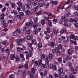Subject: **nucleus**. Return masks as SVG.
Returning <instances> with one entry per match:
<instances>
[{
    "label": "nucleus",
    "mask_w": 78,
    "mask_h": 78,
    "mask_svg": "<svg viewBox=\"0 0 78 78\" xmlns=\"http://www.w3.org/2000/svg\"><path fill=\"white\" fill-rule=\"evenodd\" d=\"M70 37L72 39H75V40H78V38L77 36H74L73 34H71L70 35Z\"/></svg>",
    "instance_id": "20e7f679"
},
{
    "label": "nucleus",
    "mask_w": 78,
    "mask_h": 78,
    "mask_svg": "<svg viewBox=\"0 0 78 78\" xmlns=\"http://www.w3.org/2000/svg\"><path fill=\"white\" fill-rule=\"evenodd\" d=\"M25 13L27 15H31V12L29 10H27L25 12Z\"/></svg>",
    "instance_id": "4468645a"
},
{
    "label": "nucleus",
    "mask_w": 78,
    "mask_h": 78,
    "mask_svg": "<svg viewBox=\"0 0 78 78\" xmlns=\"http://www.w3.org/2000/svg\"><path fill=\"white\" fill-rule=\"evenodd\" d=\"M71 58V57H70V55H67L66 56V58L70 59Z\"/></svg>",
    "instance_id": "774afa93"
},
{
    "label": "nucleus",
    "mask_w": 78,
    "mask_h": 78,
    "mask_svg": "<svg viewBox=\"0 0 78 78\" xmlns=\"http://www.w3.org/2000/svg\"><path fill=\"white\" fill-rule=\"evenodd\" d=\"M76 72H77V70L75 69H74L73 71V74H76Z\"/></svg>",
    "instance_id": "c85d7f7f"
},
{
    "label": "nucleus",
    "mask_w": 78,
    "mask_h": 78,
    "mask_svg": "<svg viewBox=\"0 0 78 78\" xmlns=\"http://www.w3.org/2000/svg\"><path fill=\"white\" fill-rule=\"evenodd\" d=\"M41 58L42 59H44L45 58V55L44 54H43L41 55Z\"/></svg>",
    "instance_id": "e2e57ef3"
},
{
    "label": "nucleus",
    "mask_w": 78,
    "mask_h": 78,
    "mask_svg": "<svg viewBox=\"0 0 78 78\" xmlns=\"http://www.w3.org/2000/svg\"><path fill=\"white\" fill-rule=\"evenodd\" d=\"M24 67L26 69H28V63H27L25 64Z\"/></svg>",
    "instance_id": "13d9d810"
},
{
    "label": "nucleus",
    "mask_w": 78,
    "mask_h": 78,
    "mask_svg": "<svg viewBox=\"0 0 78 78\" xmlns=\"http://www.w3.org/2000/svg\"><path fill=\"white\" fill-rule=\"evenodd\" d=\"M28 49L30 52H32L33 51V48L32 47H29Z\"/></svg>",
    "instance_id": "dca6fc26"
},
{
    "label": "nucleus",
    "mask_w": 78,
    "mask_h": 78,
    "mask_svg": "<svg viewBox=\"0 0 78 78\" xmlns=\"http://www.w3.org/2000/svg\"><path fill=\"white\" fill-rule=\"evenodd\" d=\"M50 3L52 5H56L58 4V2L56 1H51Z\"/></svg>",
    "instance_id": "0eeeda50"
},
{
    "label": "nucleus",
    "mask_w": 78,
    "mask_h": 78,
    "mask_svg": "<svg viewBox=\"0 0 78 78\" xmlns=\"http://www.w3.org/2000/svg\"><path fill=\"white\" fill-rule=\"evenodd\" d=\"M10 78H14V75H13L12 74H11V75L9 76Z\"/></svg>",
    "instance_id": "052dcab7"
},
{
    "label": "nucleus",
    "mask_w": 78,
    "mask_h": 78,
    "mask_svg": "<svg viewBox=\"0 0 78 78\" xmlns=\"http://www.w3.org/2000/svg\"><path fill=\"white\" fill-rule=\"evenodd\" d=\"M16 61H19L20 60V58L17 56L16 57Z\"/></svg>",
    "instance_id": "680f3d73"
},
{
    "label": "nucleus",
    "mask_w": 78,
    "mask_h": 78,
    "mask_svg": "<svg viewBox=\"0 0 78 78\" xmlns=\"http://www.w3.org/2000/svg\"><path fill=\"white\" fill-rule=\"evenodd\" d=\"M46 30H47V32H48V33H50V31L51 30H50V29H49V27H47V28H46Z\"/></svg>",
    "instance_id": "a19ab883"
},
{
    "label": "nucleus",
    "mask_w": 78,
    "mask_h": 78,
    "mask_svg": "<svg viewBox=\"0 0 78 78\" xmlns=\"http://www.w3.org/2000/svg\"><path fill=\"white\" fill-rule=\"evenodd\" d=\"M31 72H32L33 73H35V70L33 68H32L30 71Z\"/></svg>",
    "instance_id": "2f4dec72"
},
{
    "label": "nucleus",
    "mask_w": 78,
    "mask_h": 78,
    "mask_svg": "<svg viewBox=\"0 0 78 78\" xmlns=\"http://www.w3.org/2000/svg\"><path fill=\"white\" fill-rule=\"evenodd\" d=\"M21 74L23 76H24V74L25 73V72L24 69H22L21 72Z\"/></svg>",
    "instance_id": "bb28decb"
},
{
    "label": "nucleus",
    "mask_w": 78,
    "mask_h": 78,
    "mask_svg": "<svg viewBox=\"0 0 78 78\" xmlns=\"http://www.w3.org/2000/svg\"><path fill=\"white\" fill-rule=\"evenodd\" d=\"M1 51L3 53H8L9 52V49H8L7 47H5V48H3L1 50Z\"/></svg>",
    "instance_id": "f03ea898"
},
{
    "label": "nucleus",
    "mask_w": 78,
    "mask_h": 78,
    "mask_svg": "<svg viewBox=\"0 0 78 78\" xmlns=\"http://www.w3.org/2000/svg\"><path fill=\"white\" fill-rule=\"evenodd\" d=\"M68 20H69V22H73L72 19L70 18H68Z\"/></svg>",
    "instance_id": "4d7b16f0"
},
{
    "label": "nucleus",
    "mask_w": 78,
    "mask_h": 78,
    "mask_svg": "<svg viewBox=\"0 0 78 78\" xmlns=\"http://www.w3.org/2000/svg\"><path fill=\"white\" fill-rule=\"evenodd\" d=\"M58 48L59 50H62V46L61 44H59L58 45Z\"/></svg>",
    "instance_id": "2eb2a0df"
},
{
    "label": "nucleus",
    "mask_w": 78,
    "mask_h": 78,
    "mask_svg": "<svg viewBox=\"0 0 78 78\" xmlns=\"http://www.w3.org/2000/svg\"><path fill=\"white\" fill-rule=\"evenodd\" d=\"M49 38H50V35H49V34L47 35L45 37V39H46L48 40L49 39Z\"/></svg>",
    "instance_id": "49530a36"
},
{
    "label": "nucleus",
    "mask_w": 78,
    "mask_h": 78,
    "mask_svg": "<svg viewBox=\"0 0 78 78\" xmlns=\"http://www.w3.org/2000/svg\"><path fill=\"white\" fill-rule=\"evenodd\" d=\"M16 33H18L19 34H21V30L19 29H16Z\"/></svg>",
    "instance_id": "aec40b11"
},
{
    "label": "nucleus",
    "mask_w": 78,
    "mask_h": 78,
    "mask_svg": "<svg viewBox=\"0 0 78 78\" xmlns=\"http://www.w3.org/2000/svg\"><path fill=\"white\" fill-rule=\"evenodd\" d=\"M26 39L27 40H32L33 39V36L30 35L26 37Z\"/></svg>",
    "instance_id": "39448f33"
},
{
    "label": "nucleus",
    "mask_w": 78,
    "mask_h": 78,
    "mask_svg": "<svg viewBox=\"0 0 78 78\" xmlns=\"http://www.w3.org/2000/svg\"><path fill=\"white\" fill-rule=\"evenodd\" d=\"M75 27H76V28H78V23H76L74 24Z\"/></svg>",
    "instance_id": "bf43d9fd"
},
{
    "label": "nucleus",
    "mask_w": 78,
    "mask_h": 78,
    "mask_svg": "<svg viewBox=\"0 0 78 78\" xmlns=\"http://www.w3.org/2000/svg\"><path fill=\"white\" fill-rule=\"evenodd\" d=\"M28 55L30 57H31L32 55V52H29Z\"/></svg>",
    "instance_id": "5fc2aeb1"
},
{
    "label": "nucleus",
    "mask_w": 78,
    "mask_h": 78,
    "mask_svg": "<svg viewBox=\"0 0 78 78\" xmlns=\"http://www.w3.org/2000/svg\"><path fill=\"white\" fill-rule=\"evenodd\" d=\"M48 22L49 26H50V27H52V23H51V21L50 20H48Z\"/></svg>",
    "instance_id": "393cba45"
},
{
    "label": "nucleus",
    "mask_w": 78,
    "mask_h": 78,
    "mask_svg": "<svg viewBox=\"0 0 78 78\" xmlns=\"http://www.w3.org/2000/svg\"><path fill=\"white\" fill-rule=\"evenodd\" d=\"M52 69H53L54 70H56V67L55 65H53Z\"/></svg>",
    "instance_id": "4c0bfd02"
},
{
    "label": "nucleus",
    "mask_w": 78,
    "mask_h": 78,
    "mask_svg": "<svg viewBox=\"0 0 78 78\" xmlns=\"http://www.w3.org/2000/svg\"><path fill=\"white\" fill-rule=\"evenodd\" d=\"M33 5V6H36L37 5V2H34L32 3Z\"/></svg>",
    "instance_id": "de8ad7c7"
},
{
    "label": "nucleus",
    "mask_w": 78,
    "mask_h": 78,
    "mask_svg": "<svg viewBox=\"0 0 78 78\" xmlns=\"http://www.w3.org/2000/svg\"><path fill=\"white\" fill-rule=\"evenodd\" d=\"M5 21L4 18H0V23H3Z\"/></svg>",
    "instance_id": "f3484780"
},
{
    "label": "nucleus",
    "mask_w": 78,
    "mask_h": 78,
    "mask_svg": "<svg viewBox=\"0 0 78 78\" xmlns=\"http://www.w3.org/2000/svg\"><path fill=\"white\" fill-rule=\"evenodd\" d=\"M54 33L55 34H57L58 33V30L57 29H55L54 30Z\"/></svg>",
    "instance_id": "69168bd1"
},
{
    "label": "nucleus",
    "mask_w": 78,
    "mask_h": 78,
    "mask_svg": "<svg viewBox=\"0 0 78 78\" xmlns=\"http://www.w3.org/2000/svg\"><path fill=\"white\" fill-rule=\"evenodd\" d=\"M38 9H39V7L36 6L34 8V12L37 11Z\"/></svg>",
    "instance_id": "f8f14e48"
},
{
    "label": "nucleus",
    "mask_w": 78,
    "mask_h": 78,
    "mask_svg": "<svg viewBox=\"0 0 78 78\" xmlns=\"http://www.w3.org/2000/svg\"><path fill=\"white\" fill-rule=\"evenodd\" d=\"M57 54L58 56H59L61 54L60 51H57Z\"/></svg>",
    "instance_id": "0e129e2a"
},
{
    "label": "nucleus",
    "mask_w": 78,
    "mask_h": 78,
    "mask_svg": "<svg viewBox=\"0 0 78 78\" xmlns=\"http://www.w3.org/2000/svg\"><path fill=\"white\" fill-rule=\"evenodd\" d=\"M41 23L42 25H44L45 23V21L43 20H41Z\"/></svg>",
    "instance_id": "3c124183"
},
{
    "label": "nucleus",
    "mask_w": 78,
    "mask_h": 78,
    "mask_svg": "<svg viewBox=\"0 0 78 78\" xmlns=\"http://www.w3.org/2000/svg\"><path fill=\"white\" fill-rule=\"evenodd\" d=\"M20 58H23V54H20Z\"/></svg>",
    "instance_id": "338daca9"
},
{
    "label": "nucleus",
    "mask_w": 78,
    "mask_h": 78,
    "mask_svg": "<svg viewBox=\"0 0 78 78\" xmlns=\"http://www.w3.org/2000/svg\"><path fill=\"white\" fill-rule=\"evenodd\" d=\"M47 67H49L50 69H52V68H53V65L52 64H50L48 65V64H46Z\"/></svg>",
    "instance_id": "ddd939ff"
},
{
    "label": "nucleus",
    "mask_w": 78,
    "mask_h": 78,
    "mask_svg": "<svg viewBox=\"0 0 78 78\" xmlns=\"http://www.w3.org/2000/svg\"><path fill=\"white\" fill-rule=\"evenodd\" d=\"M32 44H37L36 43V41L35 40H34L32 41Z\"/></svg>",
    "instance_id": "603ef678"
},
{
    "label": "nucleus",
    "mask_w": 78,
    "mask_h": 78,
    "mask_svg": "<svg viewBox=\"0 0 78 78\" xmlns=\"http://www.w3.org/2000/svg\"><path fill=\"white\" fill-rule=\"evenodd\" d=\"M24 41L25 40L23 38H21L20 39H18L16 40V42L17 43V44L20 46L22 45V44L21 43H22V42H24Z\"/></svg>",
    "instance_id": "f257e3e1"
},
{
    "label": "nucleus",
    "mask_w": 78,
    "mask_h": 78,
    "mask_svg": "<svg viewBox=\"0 0 78 78\" xmlns=\"http://www.w3.org/2000/svg\"><path fill=\"white\" fill-rule=\"evenodd\" d=\"M38 47L39 48H41L42 47V43H39L38 44Z\"/></svg>",
    "instance_id": "7c9ffc66"
},
{
    "label": "nucleus",
    "mask_w": 78,
    "mask_h": 78,
    "mask_svg": "<svg viewBox=\"0 0 78 78\" xmlns=\"http://www.w3.org/2000/svg\"><path fill=\"white\" fill-rule=\"evenodd\" d=\"M41 14H42V12L40 11L37 12V16H39V15H41Z\"/></svg>",
    "instance_id": "a18cd8bd"
},
{
    "label": "nucleus",
    "mask_w": 78,
    "mask_h": 78,
    "mask_svg": "<svg viewBox=\"0 0 78 78\" xmlns=\"http://www.w3.org/2000/svg\"><path fill=\"white\" fill-rule=\"evenodd\" d=\"M75 76L72 74L69 75V78H75Z\"/></svg>",
    "instance_id": "c03bdc74"
},
{
    "label": "nucleus",
    "mask_w": 78,
    "mask_h": 78,
    "mask_svg": "<svg viewBox=\"0 0 78 78\" xmlns=\"http://www.w3.org/2000/svg\"><path fill=\"white\" fill-rule=\"evenodd\" d=\"M45 61L47 64H48L49 63V60H48V58L47 57L45 59Z\"/></svg>",
    "instance_id": "6ab92c4d"
},
{
    "label": "nucleus",
    "mask_w": 78,
    "mask_h": 78,
    "mask_svg": "<svg viewBox=\"0 0 78 78\" xmlns=\"http://www.w3.org/2000/svg\"><path fill=\"white\" fill-rule=\"evenodd\" d=\"M43 17H44V19L46 21H47L49 19V17H46L45 16H43Z\"/></svg>",
    "instance_id": "412c9836"
},
{
    "label": "nucleus",
    "mask_w": 78,
    "mask_h": 78,
    "mask_svg": "<svg viewBox=\"0 0 78 78\" xmlns=\"http://www.w3.org/2000/svg\"><path fill=\"white\" fill-rule=\"evenodd\" d=\"M58 72L60 74L63 73V75H65V73H63V69L62 68H59L58 69Z\"/></svg>",
    "instance_id": "423d86ee"
},
{
    "label": "nucleus",
    "mask_w": 78,
    "mask_h": 78,
    "mask_svg": "<svg viewBox=\"0 0 78 78\" xmlns=\"http://www.w3.org/2000/svg\"><path fill=\"white\" fill-rule=\"evenodd\" d=\"M38 6L40 7V8H41L42 7H43L44 6V4L43 3H40L38 4Z\"/></svg>",
    "instance_id": "4be33fe9"
},
{
    "label": "nucleus",
    "mask_w": 78,
    "mask_h": 78,
    "mask_svg": "<svg viewBox=\"0 0 78 78\" xmlns=\"http://www.w3.org/2000/svg\"><path fill=\"white\" fill-rule=\"evenodd\" d=\"M58 61L59 62H62V59H61V58H58Z\"/></svg>",
    "instance_id": "79ce46f5"
},
{
    "label": "nucleus",
    "mask_w": 78,
    "mask_h": 78,
    "mask_svg": "<svg viewBox=\"0 0 78 78\" xmlns=\"http://www.w3.org/2000/svg\"><path fill=\"white\" fill-rule=\"evenodd\" d=\"M33 25H34V24L33 23V22L32 21H30L29 23V26L30 27H32L33 26Z\"/></svg>",
    "instance_id": "5701e85b"
},
{
    "label": "nucleus",
    "mask_w": 78,
    "mask_h": 78,
    "mask_svg": "<svg viewBox=\"0 0 78 78\" xmlns=\"http://www.w3.org/2000/svg\"><path fill=\"white\" fill-rule=\"evenodd\" d=\"M49 57L50 59H52V54H49Z\"/></svg>",
    "instance_id": "ea45409f"
},
{
    "label": "nucleus",
    "mask_w": 78,
    "mask_h": 78,
    "mask_svg": "<svg viewBox=\"0 0 78 78\" xmlns=\"http://www.w3.org/2000/svg\"><path fill=\"white\" fill-rule=\"evenodd\" d=\"M16 17L19 20H21V19H22V17L20 15H17Z\"/></svg>",
    "instance_id": "473e14b6"
},
{
    "label": "nucleus",
    "mask_w": 78,
    "mask_h": 78,
    "mask_svg": "<svg viewBox=\"0 0 78 78\" xmlns=\"http://www.w3.org/2000/svg\"><path fill=\"white\" fill-rule=\"evenodd\" d=\"M41 67L42 69H44L45 67V65L44 64H42L41 65Z\"/></svg>",
    "instance_id": "37998d69"
},
{
    "label": "nucleus",
    "mask_w": 78,
    "mask_h": 78,
    "mask_svg": "<svg viewBox=\"0 0 78 78\" xmlns=\"http://www.w3.org/2000/svg\"><path fill=\"white\" fill-rule=\"evenodd\" d=\"M19 14L21 16H22V17L24 16V13L23 12H19Z\"/></svg>",
    "instance_id": "e433bc0d"
},
{
    "label": "nucleus",
    "mask_w": 78,
    "mask_h": 78,
    "mask_svg": "<svg viewBox=\"0 0 78 78\" xmlns=\"http://www.w3.org/2000/svg\"><path fill=\"white\" fill-rule=\"evenodd\" d=\"M74 8L76 11H78V7L76 6V5H74Z\"/></svg>",
    "instance_id": "f704fd0d"
},
{
    "label": "nucleus",
    "mask_w": 78,
    "mask_h": 78,
    "mask_svg": "<svg viewBox=\"0 0 78 78\" xmlns=\"http://www.w3.org/2000/svg\"><path fill=\"white\" fill-rule=\"evenodd\" d=\"M33 28L35 30H36L37 29V25L36 24H34L33 25Z\"/></svg>",
    "instance_id": "8fccbe9b"
},
{
    "label": "nucleus",
    "mask_w": 78,
    "mask_h": 78,
    "mask_svg": "<svg viewBox=\"0 0 78 78\" xmlns=\"http://www.w3.org/2000/svg\"><path fill=\"white\" fill-rule=\"evenodd\" d=\"M17 5H18L20 7H22V2L20 1H18L17 3Z\"/></svg>",
    "instance_id": "a211bd4d"
},
{
    "label": "nucleus",
    "mask_w": 78,
    "mask_h": 78,
    "mask_svg": "<svg viewBox=\"0 0 78 78\" xmlns=\"http://www.w3.org/2000/svg\"><path fill=\"white\" fill-rule=\"evenodd\" d=\"M25 5H26L27 8L28 9H31V8H32V5L31 4L28 3H25Z\"/></svg>",
    "instance_id": "7ed1b4c3"
},
{
    "label": "nucleus",
    "mask_w": 78,
    "mask_h": 78,
    "mask_svg": "<svg viewBox=\"0 0 78 78\" xmlns=\"http://www.w3.org/2000/svg\"><path fill=\"white\" fill-rule=\"evenodd\" d=\"M40 74L41 75H44L43 77V78H44L45 77V75H47V72H46V71H44V73H42L41 72L40 73Z\"/></svg>",
    "instance_id": "1a4fd4ad"
},
{
    "label": "nucleus",
    "mask_w": 78,
    "mask_h": 78,
    "mask_svg": "<svg viewBox=\"0 0 78 78\" xmlns=\"http://www.w3.org/2000/svg\"><path fill=\"white\" fill-rule=\"evenodd\" d=\"M5 16V14L4 13L0 15V17L1 18H4V17Z\"/></svg>",
    "instance_id": "72a5a7b5"
},
{
    "label": "nucleus",
    "mask_w": 78,
    "mask_h": 78,
    "mask_svg": "<svg viewBox=\"0 0 78 78\" xmlns=\"http://www.w3.org/2000/svg\"><path fill=\"white\" fill-rule=\"evenodd\" d=\"M12 7L13 8H15L16 6V4L15 3H13L12 5Z\"/></svg>",
    "instance_id": "6e6d98bb"
},
{
    "label": "nucleus",
    "mask_w": 78,
    "mask_h": 78,
    "mask_svg": "<svg viewBox=\"0 0 78 78\" xmlns=\"http://www.w3.org/2000/svg\"><path fill=\"white\" fill-rule=\"evenodd\" d=\"M34 66H37L38 64V62L37 61H35L34 62Z\"/></svg>",
    "instance_id": "09e8293b"
},
{
    "label": "nucleus",
    "mask_w": 78,
    "mask_h": 78,
    "mask_svg": "<svg viewBox=\"0 0 78 78\" xmlns=\"http://www.w3.org/2000/svg\"><path fill=\"white\" fill-rule=\"evenodd\" d=\"M49 5H50L49 3L48 2H47L45 4L44 6H45V8H48Z\"/></svg>",
    "instance_id": "a878e982"
},
{
    "label": "nucleus",
    "mask_w": 78,
    "mask_h": 78,
    "mask_svg": "<svg viewBox=\"0 0 78 78\" xmlns=\"http://www.w3.org/2000/svg\"><path fill=\"white\" fill-rule=\"evenodd\" d=\"M12 34L13 36H16L17 35V33L16 31H15L12 33Z\"/></svg>",
    "instance_id": "b1692460"
},
{
    "label": "nucleus",
    "mask_w": 78,
    "mask_h": 78,
    "mask_svg": "<svg viewBox=\"0 0 78 78\" xmlns=\"http://www.w3.org/2000/svg\"><path fill=\"white\" fill-rule=\"evenodd\" d=\"M66 29L65 28H64L63 29H62V30L60 31L61 34H62V33H65V32L66 31Z\"/></svg>",
    "instance_id": "9b49d317"
},
{
    "label": "nucleus",
    "mask_w": 78,
    "mask_h": 78,
    "mask_svg": "<svg viewBox=\"0 0 78 78\" xmlns=\"http://www.w3.org/2000/svg\"><path fill=\"white\" fill-rule=\"evenodd\" d=\"M18 51L19 52H22L23 51V48L20 47H18L17 49Z\"/></svg>",
    "instance_id": "9d476101"
},
{
    "label": "nucleus",
    "mask_w": 78,
    "mask_h": 78,
    "mask_svg": "<svg viewBox=\"0 0 78 78\" xmlns=\"http://www.w3.org/2000/svg\"><path fill=\"white\" fill-rule=\"evenodd\" d=\"M68 52L69 55H71L72 53V50L70 49H68Z\"/></svg>",
    "instance_id": "c9c22d12"
},
{
    "label": "nucleus",
    "mask_w": 78,
    "mask_h": 78,
    "mask_svg": "<svg viewBox=\"0 0 78 78\" xmlns=\"http://www.w3.org/2000/svg\"><path fill=\"white\" fill-rule=\"evenodd\" d=\"M15 55L12 54L10 55V59L11 60H13L15 58Z\"/></svg>",
    "instance_id": "6e6552de"
},
{
    "label": "nucleus",
    "mask_w": 78,
    "mask_h": 78,
    "mask_svg": "<svg viewBox=\"0 0 78 78\" xmlns=\"http://www.w3.org/2000/svg\"><path fill=\"white\" fill-rule=\"evenodd\" d=\"M34 21L35 23H37V21H38V18H37V17L34 19Z\"/></svg>",
    "instance_id": "58836bf2"
},
{
    "label": "nucleus",
    "mask_w": 78,
    "mask_h": 78,
    "mask_svg": "<svg viewBox=\"0 0 78 78\" xmlns=\"http://www.w3.org/2000/svg\"><path fill=\"white\" fill-rule=\"evenodd\" d=\"M3 22V27H7V26H8L7 24L6 23V22H5V21H4Z\"/></svg>",
    "instance_id": "cd10ccee"
},
{
    "label": "nucleus",
    "mask_w": 78,
    "mask_h": 78,
    "mask_svg": "<svg viewBox=\"0 0 78 78\" xmlns=\"http://www.w3.org/2000/svg\"><path fill=\"white\" fill-rule=\"evenodd\" d=\"M73 22H77L78 19L77 18H74L73 19H72Z\"/></svg>",
    "instance_id": "864d4df0"
},
{
    "label": "nucleus",
    "mask_w": 78,
    "mask_h": 78,
    "mask_svg": "<svg viewBox=\"0 0 78 78\" xmlns=\"http://www.w3.org/2000/svg\"><path fill=\"white\" fill-rule=\"evenodd\" d=\"M33 43H30V42H28L27 43V45H28V46H29V47H31L32 46V45H33Z\"/></svg>",
    "instance_id": "c756f323"
}]
</instances>
